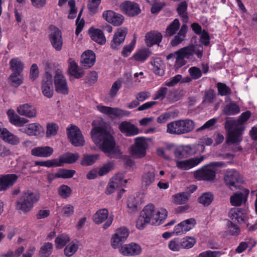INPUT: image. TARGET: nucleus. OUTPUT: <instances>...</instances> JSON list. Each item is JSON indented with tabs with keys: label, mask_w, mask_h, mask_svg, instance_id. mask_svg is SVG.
Segmentation results:
<instances>
[{
	"label": "nucleus",
	"mask_w": 257,
	"mask_h": 257,
	"mask_svg": "<svg viewBox=\"0 0 257 257\" xmlns=\"http://www.w3.org/2000/svg\"><path fill=\"white\" fill-rule=\"evenodd\" d=\"M95 54L92 50H86L81 55L82 65L87 68H91L95 62Z\"/></svg>",
	"instance_id": "obj_33"
},
{
	"label": "nucleus",
	"mask_w": 257,
	"mask_h": 257,
	"mask_svg": "<svg viewBox=\"0 0 257 257\" xmlns=\"http://www.w3.org/2000/svg\"><path fill=\"white\" fill-rule=\"evenodd\" d=\"M127 33L126 28H118L115 32L113 39L110 42V46L112 49L117 50L119 46L124 41L126 35Z\"/></svg>",
	"instance_id": "obj_22"
},
{
	"label": "nucleus",
	"mask_w": 257,
	"mask_h": 257,
	"mask_svg": "<svg viewBox=\"0 0 257 257\" xmlns=\"http://www.w3.org/2000/svg\"><path fill=\"white\" fill-rule=\"evenodd\" d=\"M224 180L225 184L231 190H233V188L236 189L239 186V184L243 182L241 175L235 169L227 170Z\"/></svg>",
	"instance_id": "obj_6"
},
{
	"label": "nucleus",
	"mask_w": 257,
	"mask_h": 257,
	"mask_svg": "<svg viewBox=\"0 0 257 257\" xmlns=\"http://www.w3.org/2000/svg\"><path fill=\"white\" fill-rule=\"evenodd\" d=\"M153 71L155 74L159 76H163L165 70L163 69V62L160 58H156L151 61Z\"/></svg>",
	"instance_id": "obj_40"
},
{
	"label": "nucleus",
	"mask_w": 257,
	"mask_h": 257,
	"mask_svg": "<svg viewBox=\"0 0 257 257\" xmlns=\"http://www.w3.org/2000/svg\"><path fill=\"white\" fill-rule=\"evenodd\" d=\"M106 220L103 225L104 229H107L111 225L113 220V216H108V211L106 208L98 210L93 216V220L97 224H100Z\"/></svg>",
	"instance_id": "obj_10"
},
{
	"label": "nucleus",
	"mask_w": 257,
	"mask_h": 257,
	"mask_svg": "<svg viewBox=\"0 0 257 257\" xmlns=\"http://www.w3.org/2000/svg\"><path fill=\"white\" fill-rule=\"evenodd\" d=\"M227 225L228 229V231L230 235L237 236L239 234L240 232V228L237 225L228 220Z\"/></svg>",
	"instance_id": "obj_62"
},
{
	"label": "nucleus",
	"mask_w": 257,
	"mask_h": 257,
	"mask_svg": "<svg viewBox=\"0 0 257 257\" xmlns=\"http://www.w3.org/2000/svg\"><path fill=\"white\" fill-rule=\"evenodd\" d=\"M120 132L126 137H132L140 133L139 128L135 124L127 121H122L118 125Z\"/></svg>",
	"instance_id": "obj_20"
},
{
	"label": "nucleus",
	"mask_w": 257,
	"mask_h": 257,
	"mask_svg": "<svg viewBox=\"0 0 257 257\" xmlns=\"http://www.w3.org/2000/svg\"><path fill=\"white\" fill-rule=\"evenodd\" d=\"M145 42L147 46L150 47L154 45H159L162 40V35L160 32L151 31L146 35Z\"/></svg>",
	"instance_id": "obj_29"
},
{
	"label": "nucleus",
	"mask_w": 257,
	"mask_h": 257,
	"mask_svg": "<svg viewBox=\"0 0 257 257\" xmlns=\"http://www.w3.org/2000/svg\"><path fill=\"white\" fill-rule=\"evenodd\" d=\"M41 89L43 94L48 98L53 96L54 89L52 82V75L48 71H46L42 78Z\"/></svg>",
	"instance_id": "obj_13"
},
{
	"label": "nucleus",
	"mask_w": 257,
	"mask_h": 257,
	"mask_svg": "<svg viewBox=\"0 0 257 257\" xmlns=\"http://www.w3.org/2000/svg\"><path fill=\"white\" fill-rule=\"evenodd\" d=\"M195 126V122L192 119H179L168 123L167 132L170 134L180 135L191 132Z\"/></svg>",
	"instance_id": "obj_3"
},
{
	"label": "nucleus",
	"mask_w": 257,
	"mask_h": 257,
	"mask_svg": "<svg viewBox=\"0 0 257 257\" xmlns=\"http://www.w3.org/2000/svg\"><path fill=\"white\" fill-rule=\"evenodd\" d=\"M196 177L203 180L213 181L215 179L216 173L212 169L205 168L198 171L196 173Z\"/></svg>",
	"instance_id": "obj_37"
},
{
	"label": "nucleus",
	"mask_w": 257,
	"mask_h": 257,
	"mask_svg": "<svg viewBox=\"0 0 257 257\" xmlns=\"http://www.w3.org/2000/svg\"><path fill=\"white\" fill-rule=\"evenodd\" d=\"M74 212V207L71 204H67L64 206L61 209V213L64 217H70Z\"/></svg>",
	"instance_id": "obj_63"
},
{
	"label": "nucleus",
	"mask_w": 257,
	"mask_h": 257,
	"mask_svg": "<svg viewBox=\"0 0 257 257\" xmlns=\"http://www.w3.org/2000/svg\"><path fill=\"white\" fill-rule=\"evenodd\" d=\"M39 195L31 190L22 192L16 202V208L24 213L29 212L33 208L34 204L39 199Z\"/></svg>",
	"instance_id": "obj_2"
},
{
	"label": "nucleus",
	"mask_w": 257,
	"mask_h": 257,
	"mask_svg": "<svg viewBox=\"0 0 257 257\" xmlns=\"http://www.w3.org/2000/svg\"><path fill=\"white\" fill-rule=\"evenodd\" d=\"M19 131L28 136H40L43 133V127L37 123H32L24 126L19 128Z\"/></svg>",
	"instance_id": "obj_26"
},
{
	"label": "nucleus",
	"mask_w": 257,
	"mask_h": 257,
	"mask_svg": "<svg viewBox=\"0 0 257 257\" xmlns=\"http://www.w3.org/2000/svg\"><path fill=\"white\" fill-rule=\"evenodd\" d=\"M151 54V52L149 50V49L145 48L140 50L138 52H136L133 55V57L136 61L143 63L148 59Z\"/></svg>",
	"instance_id": "obj_42"
},
{
	"label": "nucleus",
	"mask_w": 257,
	"mask_h": 257,
	"mask_svg": "<svg viewBox=\"0 0 257 257\" xmlns=\"http://www.w3.org/2000/svg\"><path fill=\"white\" fill-rule=\"evenodd\" d=\"M53 244L51 242H45L40 247L39 255L40 257H49L53 251Z\"/></svg>",
	"instance_id": "obj_46"
},
{
	"label": "nucleus",
	"mask_w": 257,
	"mask_h": 257,
	"mask_svg": "<svg viewBox=\"0 0 257 257\" xmlns=\"http://www.w3.org/2000/svg\"><path fill=\"white\" fill-rule=\"evenodd\" d=\"M240 112L239 106L234 102H231L226 104L223 109V112L227 115H233L238 114Z\"/></svg>",
	"instance_id": "obj_45"
},
{
	"label": "nucleus",
	"mask_w": 257,
	"mask_h": 257,
	"mask_svg": "<svg viewBox=\"0 0 257 257\" xmlns=\"http://www.w3.org/2000/svg\"><path fill=\"white\" fill-rule=\"evenodd\" d=\"M59 165V164L57 163V159H54L47 161H35L30 166V168H32L37 166L51 168L58 167Z\"/></svg>",
	"instance_id": "obj_39"
},
{
	"label": "nucleus",
	"mask_w": 257,
	"mask_h": 257,
	"mask_svg": "<svg viewBox=\"0 0 257 257\" xmlns=\"http://www.w3.org/2000/svg\"><path fill=\"white\" fill-rule=\"evenodd\" d=\"M102 16L107 22L115 26L121 25L124 20L122 15L110 10L104 11L102 14Z\"/></svg>",
	"instance_id": "obj_23"
},
{
	"label": "nucleus",
	"mask_w": 257,
	"mask_h": 257,
	"mask_svg": "<svg viewBox=\"0 0 257 257\" xmlns=\"http://www.w3.org/2000/svg\"><path fill=\"white\" fill-rule=\"evenodd\" d=\"M196 240L193 237L186 236L180 238L175 237L168 243V248L173 251H179L184 249H190L196 243Z\"/></svg>",
	"instance_id": "obj_5"
},
{
	"label": "nucleus",
	"mask_w": 257,
	"mask_h": 257,
	"mask_svg": "<svg viewBox=\"0 0 257 257\" xmlns=\"http://www.w3.org/2000/svg\"><path fill=\"white\" fill-rule=\"evenodd\" d=\"M121 8L128 16L135 17L141 13V10L138 4L131 1H125L122 4Z\"/></svg>",
	"instance_id": "obj_21"
},
{
	"label": "nucleus",
	"mask_w": 257,
	"mask_h": 257,
	"mask_svg": "<svg viewBox=\"0 0 257 257\" xmlns=\"http://www.w3.org/2000/svg\"><path fill=\"white\" fill-rule=\"evenodd\" d=\"M101 0H88L87 8L90 15H94L98 11V7Z\"/></svg>",
	"instance_id": "obj_55"
},
{
	"label": "nucleus",
	"mask_w": 257,
	"mask_h": 257,
	"mask_svg": "<svg viewBox=\"0 0 257 257\" xmlns=\"http://www.w3.org/2000/svg\"><path fill=\"white\" fill-rule=\"evenodd\" d=\"M53 152V149L49 146L37 147L31 150V155L38 157L48 158Z\"/></svg>",
	"instance_id": "obj_30"
},
{
	"label": "nucleus",
	"mask_w": 257,
	"mask_h": 257,
	"mask_svg": "<svg viewBox=\"0 0 257 257\" xmlns=\"http://www.w3.org/2000/svg\"><path fill=\"white\" fill-rule=\"evenodd\" d=\"M0 137L3 141L12 145H17L20 142V140L17 136L5 127L0 128Z\"/></svg>",
	"instance_id": "obj_28"
},
{
	"label": "nucleus",
	"mask_w": 257,
	"mask_h": 257,
	"mask_svg": "<svg viewBox=\"0 0 257 257\" xmlns=\"http://www.w3.org/2000/svg\"><path fill=\"white\" fill-rule=\"evenodd\" d=\"M218 94L220 96H227L231 94V89L224 83L218 82L216 84Z\"/></svg>",
	"instance_id": "obj_52"
},
{
	"label": "nucleus",
	"mask_w": 257,
	"mask_h": 257,
	"mask_svg": "<svg viewBox=\"0 0 257 257\" xmlns=\"http://www.w3.org/2000/svg\"><path fill=\"white\" fill-rule=\"evenodd\" d=\"M127 206L130 213H135L138 210V202L134 197H130L127 199Z\"/></svg>",
	"instance_id": "obj_61"
},
{
	"label": "nucleus",
	"mask_w": 257,
	"mask_h": 257,
	"mask_svg": "<svg viewBox=\"0 0 257 257\" xmlns=\"http://www.w3.org/2000/svg\"><path fill=\"white\" fill-rule=\"evenodd\" d=\"M136 44V39L134 38L130 44L124 46L121 52V55L124 57H127L134 50Z\"/></svg>",
	"instance_id": "obj_59"
},
{
	"label": "nucleus",
	"mask_w": 257,
	"mask_h": 257,
	"mask_svg": "<svg viewBox=\"0 0 257 257\" xmlns=\"http://www.w3.org/2000/svg\"><path fill=\"white\" fill-rule=\"evenodd\" d=\"M72 193L71 188L67 185H62L58 188V193L63 199H67L69 197Z\"/></svg>",
	"instance_id": "obj_49"
},
{
	"label": "nucleus",
	"mask_w": 257,
	"mask_h": 257,
	"mask_svg": "<svg viewBox=\"0 0 257 257\" xmlns=\"http://www.w3.org/2000/svg\"><path fill=\"white\" fill-rule=\"evenodd\" d=\"M68 138L74 147H82L84 145L85 140L80 130L76 125L71 124L67 128Z\"/></svg>",
	"instance_id": "obj_8"
},
{
	"label": "nucleus",
	"mask_w": 257,
	"mask_h": 257,
	"mask_svg": "<svg viewBox=\"0 0 257 257\" xmlns=\"http://www.w3.org/2000/svg\"><path fill=\"white\" fill-rule=\"evenodd\" d=\"M155 174L154 171L145 172L142 177V187L150 189L153 187L155 181Z\"/></svg>",
	"instance_id": "obj_32"
},
{
	"label": "nucleus",
	"mask_w": 257,
	"mask_h": 257,
	"mask_svg": "<svg viewBox=\"0 0 257 257\" xmlns=\"http://www.w3.org/2000/svg\"><path fill=\"white\" fill-rule=\"evenodd\" d=\"M213 199V195L208 192L203 193L198 198V201L205 206H207L211 204Z\"/></svg>",
	"instance_id": "obj_54"
},
{
	"label": "nucleus",
	"mask_w": 257,
	"mask_h": 257,
	"mask_svg": "<svg viewBox=\"0 0 257 257\" xmlns=\"http://www.w3.org/2000/svg\"><path fill=\"white\" fill-rule=\"evenodd\" d=\"M203 160V157L192 158L184 161H176V167L182 170H188L200 164Z\"/></svg>",
	"instance_id": "obj_24"
},
{
	"label": "nucleus",
	"mask_w": 257,
	"mask_h": 257,
	"mask_svg": "<svg viewBox=\"0 0 257 257\" xmlns=\"http://www.w3.org/2000/svg\"><path fill=\"white\" fill-rule=\"evenodd\" d=\"M180 24L178 19H174L167 27L165 36L171 37L174 35L179 30Z\"/></svg>",
	"instance_id": "obj_41"
},
{
	"label": "nucleus",
	"mask_w": 257,
	"mask_h": 257,
	"mask_svg": "<svg viewBox=\"0 0 257 257\" xmlns=\"http://www.w3.org/2000/svg\"><path fill=\"white\" fill-rule=\"evenodd\" d=\"M99 156L98 154L83 155L80 164L82 166H91L93 165L98 159Z\"/></svg>",
	"instance_id": "obj_47"
},
{
	"label": "nucleus",
	"mask_w": 257,
	"mask_h": 257,
	"mask_svg": "<svg viewBox=\"0 0 257 257\" xmlns=\"http://www.w3.org/2000/svg\"><path fill=\"white\" fill-rule=\"evenodd\" d=\"M190 194L188 192H181L174 196V202L177 204H185L188 201Z\"/></svg>",
	"instance_id": "obj_51"
},
{
	"label": "nucleus",
	"mask_w": 257,
	"mask_h": 257,
	"mask_svg": "<svg viewBox=\"0 0 257 257\" xmlns=\"http://www.w3.org/2000/svg\"><path fill=\"white\" fill-rule=\"evenodd\" d=\"M140 214L150 221L152 224L157 225L162 224L167 217L166 209L161 208L156 211L155 207L153 204L147 205Z\"/></svg>",
	"instance_id": "obj_4"
},
{
	"label": "nucleus",
	"mask_w": 257,
	"mask_h": 257,
	"mask_svg": "<svg viewBox=\"0 0 257 257\" xmlns=\"http://www.w3.org/2000/svg\"><path fill=\"white\" fill-rule=\"evenodd\" d=\"M96 108L100 112L106 114L112 118L127 116L130 113L128 111L119 108L111 107L102 104L97 105Z\"/></svg>",
	"instance_id": "obj_12"
},
{
	"label": "nucleus",
	"mask_w": 257,
	"mask_h": 257,
	"mask_svg": "<svg viewBox=\"0 0 257 257\" xmlns=\"http://www.w3.org/2000/svg\"><path fill=\"white\" fill-rule=\"evenodd\" d=\"M78 241L76 240L69 242L64 248V254L68 257L72 256L78 249Z\"/></svg>",
	"instance_id": "obj_43"
},
{
	"label": "nucleus",
	"mask_w": 257,
	"mask_h": 257,
	"mask_svg": "<svg viewBox=\"0 0 257 257\" xmlns=\"http://www.w3.org/2000/svg\"><path fill=\"white\" fill-rule=\"evenodd\" d=\"M54 82L56 91L64 95L69 93V88L65 77L57 73L54 76Z\"/></svg>",
	"instance_id": "obj_16"
},
{
	"label": "nucleus",
	"mask_w": 257,
	"mask_h": 257,
	"mask_svg": "<svg viewBox=\"0 0 257 257\" xmlns=\"http://www.w3.org/2000/svg\"><path fill=\"white\" fill-rule=\"evenodd\" d=\"M243 194L242 192H237L234 193L230 197V203L232 206H240L243 201Z\"/></svg>",
	"instance_id": "obj_53"
},
{
	"label": "nucleus",
	"mask_w": 257,
	"mask_h": 257,
	"mask_svg": "<svg viewBox=\"0 0 257 257\" xmlns=\"http://www.w3.org/2000/svg\"><path fill=\"white\" fill-rule=\"evenodd\" d=\"M181 226L184 233L193 228L196 224V221L194 218H190L181 222Z\"/></svg>",
	"instance_id": "obj_50"
},
{
	"label": "nucleus",
	"mask_w": 257,
	"mask_h": 257,
	"mask_svg": "<svg viewBox=\"0 0 257 257\" xmlns=\"http://www.w3.org/2000/svg\"><path fill=\"white\" fill-rule=\"evenodd\" d=\"M120 252L123 255H138L142 252V247L140 244L135 242L125 244L119 249Z\"/></svg>",
	"instance_id": "obj_18"
},
{
	"label": "nucleus",
	"mask_w": 257,
	"mask_h": 257,
	"mask_svg": "<svg viewBox=\"0 0 257 257\" xmlns=\"http://www.w3.org/2000/svg\"><path fill=\"white\" fill-rule=\"evenodd\" d=\"M18 179L15 174L0 175V191H5L13 186Z\"/></svg>",
	"instance_id": "obj_17"
},
{
	"label": "nucleus",
	"mask_w": 257,
	"mask_h": 257,
	"mask_svg": "<svg viewBox=\"0 0 257 257\" xmlns=\"http://www.w3.org/2000/svg\"><path fill=\"white\" fill-rule=\"evenodd\" d=\"M187 31V25L186 24L182 25L177 35L171 41L170 45L172 47H175L181 44L185 40Z\"/></svg>",
	"instance_id": "obj_35"
},
{
	"label": "nucleus",
	"mask_w": 257,
	"mask_h": 257,
	"mask_svg": "<svg viewBox=\"0 0 257 257\" xmlns=\"http://www.w3.org/2000/svg\"><path fill=\"white\" fill-rule=\"evenodd\" d=\"M244 127L235 126L233 131L227 132L225 143L227 145L239 143L242 141V135Z\"/></svg>",
	"instance_id": "obj_15"
},
{
	"label": "nucleus",
	"mask_w": 257,
	"mask_h": 257,
	"mask_svg": "<svg viewBox=\"0 0 257 257\" xmlns=\"http://www.w3.org/2000/svg\"><path fill=\"white\" fill-rule=\"evenodd\" d=\"M7 115L10 122L16 126L23 127L25 124L29 121L27 118L21 117L19 115L16 114L13 109H9L7 111Z\"/></svg>",
	"instance_id": "obj_34"
},
{
	"label": "nucleus",
	"mask_w": 257,
	"mask_h": 257,
	"mask_svg": "<svg viewBox=\"0 0 257 257\" xmlns=\"http://www.w3.org/2000/svg\"><path fill=\"white\" fill-rule=\"evenodd\" d=\"M114 186L118 188L124 186L126 183V180H123L122 174H117L114 176L110 180Z\"/></svg>",
	"instance_id": "obj_57"
},
{
	"label": "nucleus",
	"mask_w": 257,
	"mask_h": 257,
	"mask_svg": "<svg viewBox=\"0 0 257 257\" xmlns=\"http://www.w3.org/2000/svg\"><path fill=\"white\" fill-rule=\"evenodd\" d=\"M69 72L71 76L79 79L84 75V72L82 68L78 67V65L74 60H69Z\"/></svg>",
	"instance_id": "obj_36"
},
{
	"label": "nucleus",
	"mask_w": 257,
	"mask_h": 257,
	"mask_svg": "<svg viewBox=\"0 0 257 257\" xmlns=\"http://www.w3.org/2000/svg\"><path fill=\"white\" fill-rule=\"evenodd\" d=\"M122 84V81L121 78H119L114 82L109 92V95L111 98L116 96L118 90L121 87Z\"/></svg>",
	"instance_id": "obj_56"
},
{
	"label": "nucleus",
	"mask_w": 257,
	"mask_h": 257,
	"mask_svg": "<svg viewBox=\"0 0 257 257\" xmlns=\"http://www.w3.org/2000/svg\"><path fill=\"white\" fill-rule=\"evenodd\" d=\"M188 72L191 78L194 80L199 79L202 75V72L200 69L195 66L190 67L188 70Z\"/></svg>",
	"instance_id": "obj_64"
},
{
	"label": "nucleus",
	"mask_w": 257,
	"mask_h": 257,
	"mask_svg": "<svg viewBox=\"0 0 257 257\" xmlns=\"http://www.w3.org/2000/svg\"><path fill=\"white\" fill-rule=\"evenodd\" d=\"M59 178H72L76 173V171L74 170H69L65 169H59L58 171Z\"/></svg>",
	"instance_id": "obj_60"
},
{
	"label": "nucleus",
	"mask_w": 257,
	"mask_h": 257,
	"mask_svg": "<svg viewBox=\"0 0 257 257\" xmlns=\"http://www.w3.org/2000/svg\"><path fill=\"white\" fill-rule=\"evenodd\" d=\"M229 217L239 224L245 223L247 220L245 210L241 208H231L229 212Z\"/></svg>",
	"instance_id": "obj_19"
},
{
	"label": "nucleus",
	"mask_w": 257,
	"mask_h": 257,
	"mask_svg": "<svg viewBox=\"0 0 257 257\" xmlns=\"http://www.w3.org/2000/svg\"><path fill=\"white\" fill-rule=\"evenodd\" d=\"M79 155L78 153H68L64 157H60L59 160L57 159V163L59 166H61L63 163L65 164H73L76 162L79 159Z\"/></svg>",
	"instance_id": "obj_38"
},
{
	"label": "nucleus",
	"mask_w": 257,
	"mask_h": 257,
	"mask_svg": "<svg viewBox=\"0 0 257 257\" xmlns=\"http://www.w3.org/2000/svg\"><path fill=\"white\" fill-rule=\"evenodd\" d=\"M18 113L28 118L34 117L36 116L37 111L34 106L30 103H25L19 105L17 109Z\"/></svg>",
	"instance_id": "obj_27"
},
{
	"label": "nucleus",
	"mask_w": 257,
	"mask_h": 257,
	"mask_svg": "<svg viewBox=\"0 0 257 257\" xmlns=\"http://www.w3.org/2000/svg\"><path fill=\"white\" fill-rule=\"evenodd\" d=\"M132 155L138 158H143L146 155V147L145 138L137 137L135 140V144L131 147Z\"/></svg>",
	"instance_id": "obj_14"
},
{
	"label": "nucleus",
	"mask_w": 257,
	"mask_h": 257,
	"mask_svg": "<svg viewBox=\"0 0 257 257\" xmlns=\"http://www.w3.org/2000/svg\"><path fill=\"white\" fill-rule=\"evenodd\" d=\"M188 4L186 1H184L178 5L176 11L179 16L181 17L183 21H186L188 19L187 13Z\"/></svg>",
	"instance_id": "obj_44"
},
{
	"label": "nucleus",
	"mask_w": 257,
	"mask_h": 257,
	"mask_svg": "<svg viewBox=\"0 0 257 257\" xmlns=\"http://www.w3.org/2000/svg\"><path fill=\"white\" fill-rule=\"evenodd\" d=\"M50 33L48 35L49 40L52 47L57 51H60L62 49L63 40L62 34L57 27L50 26L49 27Z\"/></svg>",
	"instance_id": "obj_7"
},
{
	"label": "nucleus",
	"mask_w": 257,
	"mask_h": 257,
	"mask_svg": "<svg viewBox=\"0 0 257 257\" xmlns=\"http://www.w3.org/2000/svg\"><path fill=\"white\" fill-rule=\"evenodd\" d=\"M70 240V237L65 234L59 235L55 239V243L56 247L62 248Z\"/></svg>",
	"instance_id": "obj_48"
},
{
	"label": "nucleus",
	"mask_w": 257,
	"mask_h": 257,
	"mask_svg": "<svg viewBox=\"0 0 257 257\" xmlns=\"http://www.w3.org/2000/svg\"><path fill=\"white\" fill-rule=\"evenodd\" d=\"M193 50L192 47L186 46L175 52L176 62L175 66L177 68L185 65L187 61L185 59H189L193 56Z\"/></svg>",
	"instance_id": "obj_11"
},
{
	"label": "nucleus",
	"mask_w": 257,
	"mask_h": 257,
	"mask_svg": "<svg viewBox=\"0 0 257 257\" xmlns=\"http://www.w3.org/2000/svg\"><path fill=\"white\" fill-rule=\"evenodd\" d=\"M10 68L13 72L10 76V79L18 86L22 83V81L17 77L20 76L24 69V64L19 58H14L10 61Z\"/></svg>",
	"instance_id": "obj_9"
},
{
	"label": "nucleus",
	"mask_w": 257,
	"mask_h": 257,
	"mask_svg": "<svg viewBox=\"0 0 257 257\" xmlns=\"http://www.w3.org/2000/svg\"><path fill=\"white\" fill-rule=\"evenodd\" d=\"M91 137L96 145L100 144V150L110 158H114L118 152L115 148V141L106 128L97 126L91 130Z\"/></svg>",
	"instance_id": "obj_1"
},
{
	"label": "nucleus",
	"mask_w": 257,
	"mask_h": 257,
	"mask_svg": "<svg viewBox=\"0 0 257 257\" xmlns=\"http://www.w3.org/2000/svg\"><path fill=\"white\" fill-rule=\"evenodd\" d=\"M114 167V163L110 161L103 165L98 171V175L102 176L111 171Z\"/></svg>",
	"instance_id": "obj_58"
},
{
	"label": "nucleus",
	"mask_w": 257,
	"mask_h": 257,
	"mask_svg": "<svg viewBox=\"0 0 257 257\" xmlns=\"http://www.w3.org/2000/svg\"><path fill=\"white\" fill-rule=\"evenodd\" d=\"M195 153V149L190 145L178 146L174 151L175 157L179 159L187 158L194 155Z\"/></svg>",
	"instance_id": "obj_25"
},
{
	"label": "nucleus",
	"mask_w": 257,
	"mask_h": 257,
	"mask_svg": "<svg viewBox=\"0 0 257 257\" xmlns=\"http://www.w3.org/2000/svg\"><path fill=\"white\" fill-rule=\"evenodd\" d=\"M91 39L97 44L102 45L106 43V38L102 30L91 27L88 30Z\"/></svg>",
	"instance_id": "obj_31"
}]
</instances>
